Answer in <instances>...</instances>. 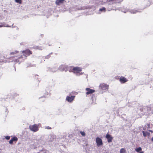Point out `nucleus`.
Listing matches in <instances>:
<instances>
[{
	"label": "nucleus",
	"instance_id": "19",
	"mask_svg": "<svg viewBox=\"0 0 153 153\" xmlns=\"http://www.w3.org/2000/svg\"><path fill=\"white\" fill-rule=\"evenodd\" d=\"M80 133L82 136H85V134L84 131H80Z\"/></svg>",
	"mask_w": 153,
	"mask_h": 153
},
{
	"label": "nucleus",
	"instance_id": "22",
	"mask_svg": "<svg viewBox=\"0 0 153 153\" xmlns=\"http://www.w3.org/2000/svg\"><path fill=\"white\" fill-rule=\"evenodd\" d=\"M147 135L148 136H149L150 135V133L148 132H146Z\"/></svg>",
	"mask_w": 153,
	"mask_h": 153
},
{
	"label": "nucleus",
	"instance_id": "2",
	"mask_svg": "<svg viewBox=\"0 0 153 153\" xmlns=\"http://www.w3.org/2000/svg\"><path fill=\"white\" fill-rule=\"evenodd\" d=\"M22 53L23 54V56L25 57V59H26L27 57L32 54L31 51L29 49H27L23 51Z\"/></svg>",
	"mask_w": 153,
	"mask_h": 153
},
{
	"label": "nucleus",
	"instance_id": "3",
	"mask_svg": "<svg viewBox=\"0 0 153 153\" xmlns=\"http://www.w3.org/2000/svg\"><path fill=\"white\" fill-rule=\"evenodd\" d=\"M29 128L31 131L34 132H36L39 130V126L36 124L30 125Z\"/></svg>",
	"mask_w": 153,
	"mask_h": 153
},
{
	"label": "nucleus",
	"instance_id": "5",
	"mask_svg": "<svg viewBox=\"0 0 153 153\" xmlns=\"http://www.w3.org/2000/svg\"><path fill=\"white\" fill-rule=\"evenodd\" d=\"M96 142L97 145L98 146H99L103 144V143L102 139L98 137H97L96 138Z\"/></svg>",
	"mask_w": 153,
	"mask_h": 153
},
{
	"label": "nucleus",
	"instance_id": "20",
	"mask_svg": "<svg viewBox=\"0 0 153 153\" xmlns=\"http://www.w3.org/2000/svg\"><path fill=\"white\" fill-rule=\"evenodd\" d=\"M45 128L47 129H51V128L49 126H46Z\"/></svg>",
	"mask_w": 153,
	"mask_h": 153
},
{
	"label": "nucleus",
	"instance_id": "25",
	"mask_svg": "<svg viewBox=\"0 0 153 153\" xmlns=\"http://www.w3.org/2000/svg\"><path fill=\"white\" fill-rule=\"evenodd\" d=\"M149 131H150V132H152V133H153V131L152 130H150Z\"/></svg>",
	"mask_w": 153,
	"mask_h": 153
},
{
	"label": "nucleus",
	"instance_id": "23",
	"mask_svg": "<svg viewBox=\"0 0 153 153\" xmlns=\"http://www.w3.org/2000/svg\"><path fill=\"white\" fill-rule=\"evenodd\" d=\"M1 24L0 25V27H2L3 26V25L1 23Z\"/></svg>",
	"mask_w": 153,
	"mask_h": 153
},
{
	"label": "nucleus",
	"instance_id": "6",
	"mask_svg": "<svg viewBox=\"0 0 153 153\" xmlns=\"http://www.w3.org/2000/svg\"><path fill=\"white\" fill-rule=\"evenodd\" d=\"M23 55H21V56L19 57L17 59H14L12 61L16 63H20L23 60Z\"/></svg>",
	"mask_w": 153,
	"mask_h": 153
},
{
	"label": "nucleus",
	"instance_id": "10",
	"mask_svg": "<svg viewBox=\"0 0 153 153\" xmlns=\"http://www.w3.org/2000/svg\"><path fill=\"white\" fill-rule=\"evenodd\" d=\"M119 81L121 83H124L127 82L128 80L125 77L121 76L119 79Z\"/></svg>",
	"mask_w": 153,
	"mask_h": 153
},
{
	"label": "nucleus",
	"instance_id": "13",
	"mask_svg": "<svg viewBox=\"0 0 153 153\" xmlns=\"http://www.w3.org/2000/svg\"><path fill=\"white\" fill-rule=\"evenodd\" d=\"M142 148L141 147H139L136 149H135V150L136 152H139V153H144V152L143 151H141L142 150Z\"/></svg>",
	"mask_w": 153,
	"mask_h": 153
},
{
	"label": "nucleus",
	"instance_id": "11",
	"mask_svg": "<svg viewBox=\"0 0 153 153\" xmlns=\"http://www.w3.org/2000/svg\"><path fill=\"white\" fill-rule=\"evenodd\" d=\"M18 140V139L16 137H13L9 141V143L10 144H12L13 142L16 143Z\"/></svg>",
	"mask_w": 153,
	"mask_h": 153
},
{
	"label": "nucleus",
	"instance_id": "26",
	"mask_svg": "<svg viewBox=\"0 0 153 153\" xmlns=\"http://www.w3.org/2000/svg\"><path fill=\"white\" fill-rule=\"evenodd\" d=\"M106 153H108L106 152Z\"/></svg>",
	"mask_w": 153,
	"mask_h": 153
},
{
	"label": "nucleus",
	"instance_id": "1",
	"mask_svg": "<svg viewBox=\"0 0 153 153\" xmlns=\"http://www.w3.org/2000/svg\"><path fill=\"white\" fill-rule=\"evenodd\" d=\"M71 70H72V71H73L74 73L77 74L80 73V72L82 71V68H81L78 67H68L67 66H65L64 68V70L65 71H69L71 72V71H70Z\"/></svg>",
	"mask_w": 153,
	"mask_h": 153
},
{
	"label": "nucleus",
	"instance_id": "14",
	"mask_svg": "<svg viewBox=\"0 0 153 153\" xmlns=\"http://www.w3.org/2000/svg\"><path fill=\"white\" fill-rule=\"evenodd\" d=\"M19 53V51H14L11 52L10 53V55H13L15 54Z\"/></svg>",
	"mask_w": 153,
	"mask_h": 153
},
{
	"label": "nucleus",
	"instance_id": "4",
	"mask_svg": "<svg viewBox=\"0 0 153 153\" xmlns=\"http://www.w3.org/2000/svg\"><path fill=\"white\" fill-rule=\"evenodd\" d=\"M108 88V85L105 83H102L99 86V88L102 90H107Z\"/></svg>",
	"mask_w": 153,
	"mask_h": 153
},
{
	"label": "nucleus",
	"instance_id": "7",
	"mask_svg": "<svg viewBox=\"0 0 153 153\" xmlns=\"http://www.w3.org/2000/svg\"><path fill=\"white\" fill-rule=\"evenodd\" d=\"M75 97L74 96H67L66 97V100L69 102H71L74 100Z\"/></svg>",
	"mask_w": 153,
	"mask_h": 153
},
{
	"label": "nucleus",
	"instance_id": "8",
	"mask_svg": "<svg viewBox=\"0 0 153 153\" xmlns=\"http://www.w3.org/2000/svg\"><path fill=\"white\" fill-rule=\"evenodd\" d=\"M85 90L86 91H87V92L86 93V95H88L89 94H92L95 92V90L91 89L89 88H86L85 89Z\"/></svg>",
	"mask_w": 153,
	"mask_h": 153
},
{
	"label": "nucleus",
	"instance_id": "24",
	"mask_svg": "<svg viewBox=\"0 0 153 153\" xmlns=\"http://www.w3.org/2000/svg\"><path fill=\"white\" fill-rule=\"evenodd\" d=\"M151 140H152V141L153 142V137L152 138Z\"/></svg>",
	"mask_w": 153,
	"mask_h": 153
},
{
	"label": "nucleus",
	"instance_id": "17",
	"mask_svg": "<svg viewBox=\"0 0 153 153\" xmlns=\"http://www.w3.org/2000/svg\"><path fill=\"white\" fill-rule=\"evenodd\" d=\"M15 1L16 3H19L20 4H21L22 3V0H15Z\"/></svg>",
	"mask_w": 153,
	"mask_h": 153
},
{
	"label": "nucleus",
	"instance_id": "15",
	"mask_svg": "<svg viewBox=\"0 0 153 153\" xmlns=\"http://www.w3.org/2000/svg\"><path fill=\"white\" fill-rule=\"evenodd\" d=\"M120 153H126V150L124 148H122L120 150Z\"/></svg>",
	"mask_w": 153,
	"mask_h": 153
},
{
	"label": "nucleus",
	"instance_id": "18",
	"mask_svg": "<svg viewBox=\"0 0 153 153\" xmlns=\"http://www.w3.org/2000/svg\"><path fill=\"white\" fill-rule=\"evenodd\" d=\"M142 133L143 136L145 137H146L147 136L146 132H145L144 131H143Z\"/></svg>",
	"mask_w": 153,
	"mask_h": 153
},
{
	"label": "nucleus",
	"instance_id": "21",
	"mask_svg": "<svg viewBox=\"0 0 153 153\" xmlns=\"http://www.w3.org/2000/svg\"><path fill=\"white\" fill-rule=\"evenodd\" d=\"M10 138V137L9 136H6L5 137V138L7 140H9Z\"/></svg>",
	"mask_w": 153,
	"mask_h": 153
},
{
	"label": "nucleus",
	"instance_id": "16",
	"mask_svg": "<svg viewBox=\"0 0 153 153\" xmlns=\"http://www.w3.org/2000/svg\"><path fill=\"white\" fill-rule=\"evenodd\" d=\"M105 8L104 7H103L102 8H100L99 9V11H104V12H105Z\"/></svg>",
	"mask_w": 153,
	"mask_h": 153
},
{
	"label": "nucleus",
	"instance_id": "9",
	"mask_svg": "<svg viewBox=\"0 0 153 153\" xmlns=\"http://www.w3.org/2000/svg\"><path fill=\"white\" fill-rule=\"evenodd\" d=\"M105 137L107 139V141L109 143L111 142L113 138V137L111 135L108 134H106Z\"/></svg>",
	"mask_w": 153,
	"mask_h": 153
},
{
	"label": "nucleus",
	"instance_id": "12",
	"mask_svg": "<svg viewBox=\"0 0 153 153\" xmlns=\"http://www.w3.org/2000/svg\"><path fill=\"white\" fill-rule=\"evenodd\" d=\"M65 1V0H56L55 1V3L57 5H59L61 4H62Z\"/></svg>",
	"mask_w": 153,
	"mask_h": 153
}]
</instances>
